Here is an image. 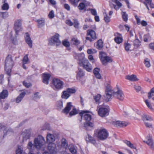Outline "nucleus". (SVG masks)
<instances>
[{
  "label": "nucleus",
  "mask_w": 154,
  "mask_h": 154,
  "mask_svg": "<svg viewBox=\"0 0 154 154\" xmlns=\"http://www.w3.org/2000/svg\"><path fill=\"white\" fill-rule=\"evenodd\" d=\"M97 52V51L94 49H88L87 51V52L89 54H94Z\"/></svg>",
  "instance_id": "de8ad7c7"
},
{
  "label": "nucleus",
  "mask_w": 154,
  "mask_h": 154,
  "mask_svg": "<svg viewBox=\"0 0 154 154\" xmlns=\"http://www.w3.org/2000/svg\"><path fill=\"white\" fill-rule=\"evenodd\" d=\"M64 8L68 11H69L70 10V8L69 5L67 4H64Z\"/></svg>",
  "instance_id": "338daca9"
},
{
  "label": "nucleus",
  "mask_w": 154,
  "mask_h": 154,
  "mask_svg": "<svg viewBox=\"0 0 154 154\" xmlns=\"http://www.w3.org/2000/svg\"><path fill=\"white\" fill-rule=\"evenodd\" d=\"M31 130L30 129L26 130L22 132L21 135L23 141H26L29 139L30 137Z\"/></svg>",
  "instance_id": "f8f14e48"
},
{
  "label": "nucleus",
  "mask_w": 154,
  "mask_h": 154,
  "mask_svg": "<svg viewBox=\"0 0 154 154\" xmlns=\"http://www.w3.org/2000/svg\"><path fill=\"white\" fill-rule=\"evenodd\" d=\"M59 35L58 34H57L53 36L49 41V43L51 45H54L55 44L57 46L59 45L61 42L59 39Z\"/></svg>",
  "instance_id": "6e6552de"
},
{
  "label": "nucleus",
  "mask_w": 154,
  "mask_h": 154,
  "mask_svg": "<svg viewBox=\"0 0 154 154\" xmlns=\"http://www.w3.org/2000/svg\"><path fill=\"white\" fill-rule=\"evenodd\" d=\"M86 141H90L93 144H95L96 143V141L94 138L88 134V137H86Z\"/></svg>",
  "instance_id": "2f4dec72"
},
{
  "label": "nucleus",
  "mask_w": 154,
  "mask_h": 154,
  "mask_svg": "<svg viewBox=\"0 0 154 154\" xmlns=\"http://www.w3.org/2000/svg\"><path fill=\"white\" fill-rule=\"evenodd\" d=\"M147 141H144V142H145L146 144L150 146V147L151 149H153L154 148L153 142L152 139L151 137H147Z\"/></svg>",
  "instance_id": "aec40b11"
},
{
  "label": "nucleus",
  "mask_w": 154,
  "mask_h": 154,
  "mask_svg": "<svg viewBox=\"0 0 154 154\" xmlns=\"http://www.w3.org/2000/svg\"><path fill=\"white\" fill-rule=\"evenodd\" d=\"M85 75V73L83 70L80 68H78V71L77 74V77L81 78L83 76Z\"/></svg>",
  "instance_id": "473e14b6"
},
{
  "label": "nucleus",
  "mask_w": 154,
  "mask_h": 154,
  "mask_svg": "<svg viewBox=\"0 0 154 154\" xmlns=\"http://www.w3.org/2000/svg\"><path fill=\"white\" fill-rule=\"evenodd\" d=\"M104 20L107 23L110 21V17H109L105 13V15L104 17Z\"/></svg>",
  "instance_id": "13d9d810"
},
{
  "label": "nucleus",
  "mask_w": 154,
  "mask_h": 154,
  "mask_svg": "<svg viewBox=\"0 0 154 154\" xmlns=\"http://www.w3.org/2000/svg\"><path fill=\"white\" fill-rule=\"evenodd\" d=\"M72 106L71 102H68L67 103L66 107L63 109L62 112L63 113L67 114L69 112L71 109V107Z\"/></svg>",
  "instance_id": "a211bd4d"
},
{
  "label": "nucleus",
  "mask_w": 154,
  "mask_h": 154,
  "mask_svg": "<svg viewBox=\"0 0 154 154\" xmlns=\"http://www.w3.org/2000/svg\"><path fill=\"white\" fill-rule=\"evenodd\" d=\"M9 8V5L7 3H4L2 7V9L3 10H8Z\"/></svg>",
  "instance_id": "3c124183"
},
{
  "label": "nucleus",
  "mask_w": 154,
  "mask_h": 154,
  "mask_svg": "<svg viewBox=\"0 0 154 154\" xmlns=\"http://www.w3.org/2000/svg\"><path fill=\"white\" fill-rule=\"evenodd\" d=\"M98 113L100 116L104 117L109 115V110L106 108L100 107L98 110Z\"/></svg>",
  "instance_id": "9d476101"
},
{
  "label": "nucleus",
  "mask_w": 154,
  "mask_h": 154,
  "mask_svg": "<svg viewBox=\"0 0 154 154\" xmlns=\"http://www.w3.org/2000/svg\"><path fill=\"white\" fill-rule=\"evenodd\" d=\"M122 14L123 20L127 22L128 19V16L126 12H122Z\"/></svg>",
  "instance_id": "4c0bfd02"
},
{
  "label": "nucleus",
  "mask_w": 154,
  "mask_h": 154,
  "mask_svg": "<svg viewBox=\"0 0 154 154\" xmlns=\"http://www.w3.org/2000/svg\"><path fill=\"white\" fill-rule=\"evenodd\" d=\"M70 3L75 6H76L80 0H68Z\"/></svg>",
  "instance_id": "37998d69"
},
{
  "label": "nucleus",
  "mask_w": 154,
  "mask_h": 154,
  "mask_svg": "<svg viewBox=\"0 0 154 154\" xmlns=\"http://www.w3.org/2000/svg\"><path fill=\"white\" fill-rule=\"evenodd\" d=\"M118 34L121 36H116L114 38V41L118 44H120L123 41V39L121 35L120 34Z\"/></svg>",
  "instance_id": "c756f323"
},
{
  "label": "nucleus",
  "mask_w": 154,
  "mask_h": 154,
  "mask_svg": "<svg viewBox=\"0 0 154 154\" xmlns=\"http://www.w3.org/2000/svg\"><path fill=\"white\" fill-rule=\"evenodd\" d=\"M149 37V35L148 34L144 35L143 36V40L145 42H147L148 39Z\"/></svg>",
  "instance_id": "e2e57ef3"
},
{
  "label": "nucleus",
  "mask_w": 154,
  "mask_h": 154,
  "mask_svg": "<svg viewBox=\"0 0 154 154\" xmlns=\"http://www.w3.org/2000/svg\"><path fill=\"white\" fill-rule=\"evenodd\" d=\"M101 97V95L100 94H97V95L94 96V99L97 102H98Z\"/></svg>",
  "instance_id": "603ef678"
},
{
  "label": "nucleus",
  "mask_w": 154,
  "mask_h": 154,
  "mask_svg": "<svg viewBox=\"0 0 154 154\" xmlns=\"http://www.w3.org/2000/svg\"><path fill=\"white\" fill-rule=\"evenodd\" d=\"M63 94L62 95V98L67 99L70 96L69 94L66 91H63Z\"/></svg>",
  "instance_id": "c9c22d12"
},
{
  "label": "nucleus",
  "mask_w": 154,
  "mask_h": 154,
  "mask_svg": "<svg viewBox=\"0 0 154 154\" xmlns=\"http://www.w3.org/2000/svg\"><path fill=\"white\" fill-rule=\"evenodd\" d=\"M66 91L69 94H73L76 92L74 88H68L67 89Z\"/></svg>",
  "instance_id": "5fc2aeb1"
},
{
  "label": "nucleus",
  "mask_w": 154,
  "mask_h": 154,
  "mask_svg": "<svg viewBox=\"0 0 154 154\" xmlns=\"http://www.w3.org/2000/svg\"><path fill=\"white\" fill-rule=\"evenodd\" d=\"M2 15V17L3 19L7 18L8 16V13L7 12H0V16Z\"/></svg>",
  "instance_id": "a18cd8bd"
},
{
  "label": "nucleus",
  "mask_w": 154,
  "mask_h": 154,
  "mask_svg": "<svg viewBox=\"0 0 154 154\" xmlns=\"http://www.w3.org/2000/svg\"><path fill=\"white\" fill-rule=\"evenodd\" d=\"M71 42L73 45H78L80 43V42L77 39L73 38L71 39Z\"/></svg>",
  "instance_id": "58836bf2"
},
{
  "label": "nucleus",
  "mask_w": 154,
  "mask_h": 154,
  "mask_svg": "<svg viewBox=\"0 0 154 154\" xmlns=\"http://www.w3.org/2000/svg\"><path fill=\"white\" fill-rule=\"evenodd\" d=\"M74 23V26L76 28H78L79 23L76 19H74L73 20Z\"/></svg>",
  "instance_id": "a19ab883"
},
{
  "label": "nucleus",
  "mask_w": 154,
  "mask_h": 154,
  "mask_svg": "<svg viewBox=\"0 0 154 154\" xmlns=\"http://www.w3.org/2000/svg\"><path fill=\"white\" fill-rule=\"evenodd\" d=\"M63 45L66 47H69L70 46L69 42L67 40H64L62 42Z\"/></svg>",
  "instance_id": "864d4df0"
},
{
  "label": "nucleus",
  "mask_w": 154,
  "mask_h": 154,
  "mask_svg": "<svg viewBox=\"0 0 154 154\" xmlns=\"http://www.w3.org/2000/svg\"><path fill=\"white\" fill-rule=\"evenodd\" d=\"M90 11L92 15L95 16L97 15L96 10L95 9H90Z\"/></svg>",
  "instance_id": "052dcab7"
},
{
  "label": "nucleus",
  "mask_w": 154,
  "mask_h": 154,
  "mask_svg": "<svg viewBox=\"0 0 154 154\" xmlns=\"http://www.w3.org/2000/svg\"><path fill=\"white\" fill-rule=\"evenodd\" d=\"M23 63L24 64H28L29 62V60L28 57V55H26L24 57L22 61Z\"/></svg>",
  "instance_id": "ea45409f"
},
{
  "label": "nucleus",
  "mask_w": 154,
  "mask_h": 154,
  "mask_svg": "<svg viewBox=\"0 0 154 154\" xmlns=\"http://www.w3.org/2000/svg\"><path fill=\"white\" fill-rule=\"evenodd\" d=\"M100 69L98 68H95L93 70V72L96 77L98 79H100L101 78V75L99 72Z\"/></svg>",
  "instance_id": "b1692460"
},
{
  "label": "nucleus",
  "mask_w": 154,
  "mask_h": 154,
  "mask_svg": "<svg viewBox=\"0 0 154 154\" xmlns=\"http://www.w3.org/2000/svg\"><path fill=\"white\" fill-rule=\"evenodd\" d=\"M48 17L50 19H52L54 17V11L53 10L51 11L48 15Z\"/></svg>",
  "instance_id": "6e6d98bb"
},
{
  "label": "nucleus",
  "mask_w": 154,
  "mask_h": 154,
  "mask_svg": "<svg viewBox=\"0 0 154 154\" xmlns=\"http://www.w3.org/2000/svg\"><path fill=\"white\" fill-rule=\"evenodd\" d=\"M141 45V42L138 39H136L134 41V47L138 48Z\"/></svg>",
  "instance_id": "f704fd0d"
},
{
  "label": "nucleus",
  "mask_w": 154,
  "mask_h": 154,
  "mask_svg": "<svg viewBox=\"0 0 154 154\" xmlns=\"http://www.w3.org/2000/svg\"><path fill=\"white\" fill-rule=\"evenodd\" d=\"M25 38L26 42L28 44L29 47L31 48L32 47V41L30 37L29 34L28 32L26 33Z\"/></svg>",
  "instance_id": "2eb2a0df"
},
{
  "label": "nucleus",
  "mask_w": 154,
  "mask_h": 154,
  "mask_svg": "<svg viewBox=\"0 0 154 154\" xmlns=\"http://www.w3.org/2000/svg\"><path fill=\"white\" fill-rule=\"evenodd\" d=\"M125 78L127 79L132 82H135L138 80L136 76L134 74L127 75L126 76Z\"/></svg>",
  "instance_id": "412c9836"
},
{
  "label": "nucleus",
  "mask_w": 154,
  "mask_h": 154,
  "mask_svg": "<svg viewBox=\"0 0 154 154\" xmlns=\"http://www.w3.org/2000/svg\"><path fill=\"white\" fill-rule=\"evenodd\" d=\"M89 112V111L88 110L82 111L79 113V115L81 116V119L80 121V122L82 121L83 115L86 113L84 115V118L87 122L84 123V127L85 129L87 130H91L92 129L94 125L93 123L90 122L91 119V115L87 113Z\"/></svg>",
  "instance_id": "f03ea898"
},
{
  "label": "nucleus",
  "mask_w": 154,
  "mask_h": 154,
  "mask_svg": "<svg viewBox=\"0 0 154 154\" xmlns=\"http://www.w3.org/2000/svg\"><path fill=\"white\" fill-rule=\"evenodd\" d=\"M78 8L81 10L84 9L85 8V4L83 2L80 3L78 6Z\"/></svg>",
  "instance_id": "c03bdc74"
},
{
  "label": "nucleus",
  "mask_w": 154,
  "mask_h": 154,
  "mask_svg": "<svg viewBox=\"0 0 154 154\" xmlns=\"http://www.w3.org/2000/svg\"><path fill=\"white\" fill-rule=\"evenodd\" d=\"M86 35L87 36H90L91 38L88 37H86V39L87 40H89L91 42L97 39V36L95 32L93 30L90 29H88L87 31Z\"/></svg>",
  "instance_id": "39448f33"
},
{
  "label": "nucleus",
  "mask_w": 154,
  "mask_h": 154,
  "mask_svg": "<svg viewBox=\"0 0 154 154\" xmlns=\"http://www.w3.org/2000/svg\"><path fill=\"white\" fill-rule=\"evenodd\" d=\"M69 149L70 152L72 154H76V149L73 145L71 144L69 145Z\"/></svg>",
  "instance_id": "7c9ffc66"
},
{
  "label": "nucleus",
  "mask_w": 154,
  "mask_h": 154,
  "mask_svg": "<svg viewBox=\"0 0 154 154\" xmlns=\"http://www.w3.org/2000/svg\"><path fill=\"white\" fill-rule=\"evenodd\" d=\"M78 113V111L75 108H73L69 112V115L70 116L75 115Z\"/></svg>",
  "instance_id": "e433bc0d"
},
{
  "label": "nucleus",
  "mask_w": 154,
  "mask_h": 154,
  "mask_svg": "<svg viewBox=\"0 0 154 154\" xmlns=\"http://www.w3.org/2000/svg\"><path fill=\"white\" fill-rule=\"evenodd\" d=\"M57 106L58 109H61L63 107V102L61 101H59L57 102Z\"/></svg>",
  "instance_id": "49530a36"
},
{
  "label": "nucleus",
  "mask_w": 154,
  "mask_h": 154,
  "mask_svg": "<svg viewBox=\"0 0 154 154\" xmlns=\"http://www.w3.org/2000/svg\"><path fill=\"white\" fill-rule=\"evenodd\" d=\"M48 149L50 154H56V153L57 147L55 143H48Z\"/></svg>",
  "instance_id": "9b49d317"
},
{
  "label": "nucleus",
  "mask_w": 154,
  "mask_h": 154,
  "mask_svg": "<svg viewBox=\"0 0 154 154\" xmlns=\"http://www.w3.org/2000/svg\"><path fill=\"white\" fill-rule=\"evenodd\" d=\"M72 106L71 102H68L67 103L66 107L63 109L62 112L63 113L67 114L69 112L71 109V107Z\"/></svg>",
  "instance_id": "6ab92c4d"
},
{
  "label": "nucleus",
  "mask_w": 154,
  "mask_h": 154,
  "mask_svg": "<svg viewBox=\"0 0 154 154\" xmlns=\"http://www.w3.org/2000/svg\"><path fill=\"white\" fill-rule=\"evenodd\" d=\"M108 134L107 131L105 129H103L100 130L98 132L97 137L100 140H104L106 139L108 136Z\"/></svg>",
  "instance_id": "0eeeda50"
},
{
  "label": "nucleus",
  "mask_w": 154,
  "mask_h": 154,
  "mask_svg": "<svg viewBox=\"0 0 154 154\" xmlns=\"http://www.w3.org/2000/svg\"><path fill=\"white\" fill-rule=\"evenodd\" d=\"M24 152H23V151L20 149L18 148L16 151V154H22Z\"/></svg>",
  "instance_id": "774afa93"
},
{
  "label": "nucleus",
  "mask_w": 154,
  "mask_h": 154,
  "mask_svg": "<svg viewBox=\"0 0 154 154\" xmlns=\"http://www.w3.org/2000/svg\"><path fill=\"white\" fill-rule=\"evenodd\" d=\"M66 23L69 26H72L73 25V23L70 20H67L66 21Z\"/></svg>",
  "instance_id": "69168bd1"
},
{
  "label": "nucleus",
  "mask_w": 154,
  "mask_h": 154,
  "mask_svg": "<svg viewBox=\"0 0 154 154\" xmlns=\"http://www.w3.org/2000/svg\"><path fill=\"white\" fill-rule=\"evenodd\" d=\"M45 140L43 137L42 136H38L37 138L34 139V146L36 148L40 149L43 145V143Z\"/></svg>",
  "instance_id": "423d86ee"
},
{
  "label": "nucleus",
  "mask_w": 154,
  "mask_h": 154,
  "mask_svg": "<svg viewBox=\"0 0 154 154\" xmlns=\"http://www.w3.org/2000/svg\"><path fill=\"white\" fill-rule=\"evenodd\" d=\"M3 132L5 135L9 134L13 132V130L11 128H7L6 126L4 127Z\"/></svg>",
  "instance_id": "cd10ccee"
},
{
  "label": "nucleus",
  "mask_w": 154,
  "mask_h": 154,
  "mask_svg": "<svg viewBox=\"0 0 154 154\" xmlns=\"http://www.w3.org/2000/svg\"><path fill=\"white\" fill-rule=\"evenodd\" d=\"M120 127H124L126 126L128 124V123L125 121H121Z\"/></svg>",
  "instance_id": "0e129e2a"
},
{
  "label": "nucleus",
  "mask_w": 154,
  "mask_h": 154,
  "mask_svg": "<svg viewBox=\"0 0 154 154\" xmlns=\"http://www.w3.org/2000/svg\"><path fill=\"white\" fill-rule=\"evenodd\" d=\"M55 140V137L54 135L51 134H48L47 136V142L48 143H52Z\"/></svg>",
  "instance_id": "4be33fe9"
},
{
  "label": "nucleus",
  "mask_w": 154,
  "mask_h": 154,
  "mask_svg": "<svg viewBox=\"0 0 154 154\" xmlns=\"http://www.w3.org/2000/svg\"><path fill=\"white\" fill-rule=\"evenodd\" d=\"M101 61L103 64L105 65L108 62H112V60L111 59V58L107 56H106L104 58V57L103 58L100 60Z\"/></svg>",
  "instance_id": "5701e85b"
},
{
  "label": "nucleus",
  "mask_w": 154,
  "mask_h": 154,
  "mask_svg": "<svg viewBox=\"0 0 154 154\" xmlns=\"http://www.w3.org/2000/svg\"><path fill=\"white\" fill-rule=\"evenodd\" d=\"M107 55L106 53L103 52H100L99 55V57L100 60H101L104 57V58Z\"/></svg>",
  "instance_id": "8fccbe9b"
},
{
  "label": "nucleus",
  "mask_w": 154,
  "mask_h": 154,
  "mask_svg": "<svg viewBox=\"0 0 154 154\" xmlns=\"http://www.w3.org/2000/svg\"><path fill=\"white\" fill-rule=\"evenodd\" d=\"M145 102L147 106L150 109L152 110V106L150 104V102L148 101V100H145Z\"/></svg>",
  "instance_id": "4d7b16f0"
},
{
  "label": "nucleus",
  "mask_w": 154,
  "mask_h": 154,
  "mask_svg": "<svg viewBox=\"0 0 154 154\" xmlns=\"http://www.w3.org/2000/svg\"><path fill=\"white\" fill-rule=\"evenodd\" d=\"M42 76L43 82L46 85L48 84L51 75L49 74L44 73L43 74Z\"/></svg>",
  "instance_id": "dca6fc26"
},
{
  "label": "nucleus",
  "mask_w": 154,
  "mask_h": 154,
  "mask_svg": "<svg viewBox=\"0 0 154 154\" xmlns=\"http://www.w3.org/2000/svg\"><path fill=\"white\" fill-rule=\"evenodd\" d=\"M13 66V61L12 59V56L11 55H8L6 57L5 60V69L9 76L11 75V68Z\"/></svg>",
  "instance_id": "7ed1b4c3"
},
{
  "label": "nucleus",
  "mask_w": 154,
  "mask_h": 154,
  "mask_svg": "<svg viewBox=\"0 0 154 154\" xmlns=\"http://www.w3.org/2000/svg\"><path fill=\"white\" fill-rule=\"evenodd\" d=\"M21 21L20 20H18L16 21L14 23V29L15 30L16 34L17 35L19 31L21 29Z\"/></svg>",
  "instance_id": "ddd939ff"
},
{
  "label": "nucleus",
  "mask_w": 154,
  "mask_h": 154,
  "mask_svg": "<svg viewBox=\"0 0 154 154\" xmlns=\"http://www.w3.org/2000/svg\"><path fill=\"white\" fill-rule=\"evenodd\" d=\"M112 95L120 100L122 101L124 99V95L122 90L118 88L116 92L113 91L110 85H108L106 87L105 94L104 95V99L106 101L108 102L111 99Z\"/></svg>",
  "instance_id": "f257e3e1"
},
{
  "label": "nucleus",
  "mask_w": 154,
  "mask_h": 154,
  "mask_svg": "<svg viewBox=\"0 0 154 154\" xmlns=\"http://www.w3.org/2000/svg\"><path fill=\"white\" fill-rule=\"evenodd\" d=\"M54 87H52L55 90H59L63 88V82L60 79H54L52 81Z\"/></svg>",
  "instance_id": "20e7f679"
},
{
  "label": "nucleus",
  "mask_w": 154,
  "mask_h": 154,
  "mask_svg": "<svg viewBox=\"0 0 154 154\" xmlns=\"http://www.w3.org/2000/svg\"><path fill=\"white\" fill-rule=\"evenodd\" d=\"M26 94V93L25 92H21L17 98L16 100V102L17 103H19L20 102L24 97Z\"/></svg>",
  "instance_id": "a878e982"
},
{
  "label": "nucleus",
  "mask_w": 154,
  "mask_h": 154,
  "mask_svg": "<svg viewBox=\"0 0 154 154\" xmlns=\"http://www.w3.org/2000/svg\"><path fill=\"white\" fill-rule=\"evenodd\" d=\"M142 119L144 121H152L153 120L152 119L150 116L145 114H143L142 116Z\"/></svg>",
  "instance_id": "bb28decb"
},
{
  "label": "nucleus",
  "mask_w": 154,
  "mask_h": 154,
  "mask_svg": "<svg viewBox=\"0 0 154 154\" xmlns=\"http://www.w3.org/2000/svg\"><path fill=\"white\" fill-rule=\"evenodd\" d=\"M79 56L78 60L79 61V64L81 65L82 64V62L85 60H87L85 58V55L83 53L79 54Z\"/></svg>",
  "instance_id": "393cba45"
},
{
  "label": "nucleus",
  "mask_w": 154,
  "mask_h": 154,
  "mask_svg": "<svg viewBox=\"0 0 154 154\" xmlns=\"http://www.w3.org/2000/svg\"><path fill=\"white\" fill-rule=\"evenodd\" d=\"M8 95V91L6 89H4L0 93V101L1 102L2 99H4L7 98Z\"/></svg>",
  "instance_id": "4468645a"
},
{
  "label": "nucleus",
  "mask_w": 154,
  "mask_h": 154,
  "mask_svg": "<svg viewBox=\"0 0 154 154\" xmlns=\"http://www.w3.org/2000/svg\"><path fill=\"white\" fill-rule=\"evenodd\" d=\"M125 49L127 51H131V45L128 42H125L124 44Z\"/></svg>",
  "instance_id": "72a5a7b5"
},
{
  "label": "nucleus",
  "mask_w": 154,
  "mask_h": 154,
  "mask_svg": "<svg viewBox=\"0 0 154 154\" xmlns=\"http://www.w3.org/2000/svg\"><path fill=\"white\" fill-rule=\"evenodd\" d=\"M61 145L64 147L65 149H66L68 146V144L65 139H63L62 140Z\"/></svg>",
  "instance_id": "79ce46f5"
},
{
  "label": "nucleus",
  "mask_w": 154,
  "mask_h": 154,
  "mask_svg": "<svg viewBox=\"0 0 154 154\" xmlns=\"http://www.w3.org/2000/svg\"><path fill=\"white\" fill-rule=\"evenodd\" d=\"M81 66H82L83 68L87 71L90 72L92 71V67L88 60H84L82 62V64Z\"/></svg>",
  "instance_id": "1a4fd4ad"
},
{
  "label": "nucleus",
  "mask_w": 154,
  "mask_h": 154,
  "mask_svg": "<svg viewBox=\"0 0 154 154\" xmlns=\"http://www.w3.org/2000/svg\"><path fill=\"white\" fill-rule=\"evenodd\" d=\"M35 21L38 24L37 26L38 28L43 27L45 25V20L44 18H41L36 20Z\"/></svg>",
  "instance_id": "f3484780"
},
{
  "label": "nucleus",
  "mask_w": 154,
  "mask_h": 154,
  "mask_svg": "<svg viewBox=\"0 0 154 154\" xmlns=\"http://www.w3.org/2000/svg\"><path fill=\"white\" fill-rule=\"evenodd\" d=\"M23 85L26 87L27 88H28L30 86H31L32 85L30 83H27L25 81H23Z\"/></svg>",
  "instance_id": "680f3d73"
},
{
  "label": "nucleus",
  "mask_w": 154,
  "mask_h": 154,
  "mask_svg": "<svg viewBox=\"0 0 154 154\" xmlns=\"http://www.w3.org/2000/svg\"><path fill=\"white\" fill-rule=\"evenodd\" d=\"M103 47V44L102 40H98L97 42L96 47L99 50L101 49Z\"/></svg>",
  "instance_id": "c85d7f7f"
},
{
  "label": "nucleus",
  "mask_w": 154,
  "mask_h": 154,
  "mask_svg": "<svg viewBox=\"0 0 154 154\" xmlns=\"http://www.w3.org/2000/svg\"><path fill=\"white\" fill-rule=\"evenodd\" d=\"M115 3H116L117 6V7L116 6V8H116L117 10L119 9L122 6V3L118 0H117Z\"/></svg>",
  "instance_id": "bf43d9fd"
},
{
  "label": "nucleus",
  "mask_w": 154,
  "mask_h": 154,
  "mask_svg": "<svg viewBox=\"0 0 154 154\" xmlns=\"http://www.w3.org/2000/svg\"><path fill=\"white\" fill-rule=\"evenodd\" d=\"M144 63L146 66L147 67H149L150 66L149 60L148 58H146L145 60Z\"/></svg>",
  "instance_id": "09e8293b"
}]
</instances>
